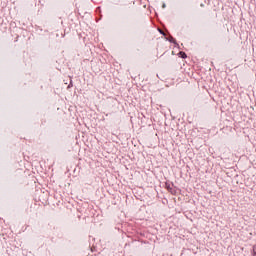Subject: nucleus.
<instances>
[{
  "instance_id": "f257e3e1",
  "label": "nucleus",
  "mask_w": 256,
  "mask_h": 256,
  "mask_svg": "<svg viewBox=\"0 0 256 256\" xmlns=\"http://www.w3.org/2000/svg\"><path fill=\"white\" fill-rule=\"evenodd\" d=\"M252 251H253L252 256H256V245L253 246Z\"/></svg>"
},
{
  "instance_id": "f03ea898",
  "label": "nucleus",
  "mask_w": 256,
  "mask_h": 256,
  "mask_svg": "<svg viewBox=\"0 0 256 256\" xmlns=\"http://www.w3.org/2000/svg\"><path fill=\"white\" fill-rule=\"evenodd\" d=\"M180 53H181L183 59L187 58V54H185V52H180Z\"/></svg>"
}]
</instances>
